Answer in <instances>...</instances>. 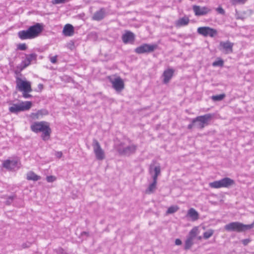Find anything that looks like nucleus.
I'll use <instances>...</instances> for the list:
<instances>
[{
    "label": "nucleus",
    "instance_id": "1",
    "mask_svg": "<svg viewBox=\"0 0 254 254\" xmlns=\"http://www.w3.org/2000/svg\"><path fill=\"white\" fill-rule=\"evenodd\" d=\"M31 130L35 133L42 132L41 137L44 140H48L51 133V129L48 122L42 121L34 122L30 126Z\"/></svg>",
    "mask_w": 254,
    "mask_h": 254
},
{
    "label": "nucleus",
    "instance_id": "2",
    "mask_svg": "<svg viewBox=\"0 0 254 254\" xmlns=\"http://www.w3.org/2000/svg\"><path fill=\"white\" fill-rule=\"evenodd\" d=\"M254 225V224L245 225L239 222H234L226 225L224 228L227 231L242 232L252 229Z\"/></svg>",
    "mask_w": 254,
    "mask_h": 254
},
{
    "label": "nucleus",
    "instance_id": "3",
    "mask_svg": "<svg viewBox=\"0 0 254 254\" xmlns=\"http://www.w3.org/2000/svg\"><path fill=\"white\" fill-rule=\"evenodd\" d=\"M234 180L230 178L226 177L220 180L214 181L209 184L211 188L219 189L221 188H229L235 185Z\"/></svg>",
    "mask_w": 254,
    "mask_h": 254
},
{
    "label": "nucleus",
    "instance_id": "4",
    "mask_svg": "<svg viewBox=\"0 0 254 254\" xmlns=\"http://www.w3.org/2000/svg\"><path fill=\"white\" fill-rule=\"evenodd\" d=\"M31 106V101L22 102L19 104H13L9 107V111L11 113L17 114L20 112L29 110Z\"/></svg>",
    "mask_w": 254,
    "mask_h": 254
},
{
    "label": "nucleus",
    "instance_id": "5",
    "mask_svg": "<svg viewBox=\"0 0 254 254\" xmlns=\"http://www.w3.org/2000/svg\"><path fill=\"white\" fill-rule=\"evenodd\" d=\"M213 116L214 115L211 114L198 116L193 120V123L195 124V126L197 128L202 129L206 125L208 124V122Z\"/></svg>",
    "mask_w": 254,
    "mask_h": 254
},
{
    "label": "nucleus",
    "instance_id": "6",
    "mask_svg": "<svg viewBox=\"0 0 254 254\" xmlns=\"http://www.w3.org/2000/svg\"><path fill=\"white\" fill-rule=\"evenodd\" d=\"M16 88L20 91L24 92H31L32 91L31 82L26 80H23L20 77L16 78Z\"/></svg>",
    "mask_w": 254,
    "mask_h": 254
},
{
    "label": "nucleus",
    "instance_id": "7",
    "mask_svg": "<svg viewBox=\"0 0 254 254\" xmlns=\"http://www.w3.org/2000/svg\"><path fill=\"white\" fill-rule=\"evenodd\" d=\"M92 146L96 159L98 160L104 159L105 158V152L101 148L99 142L95 139L93 140Z\"/></svg>",
    "mask_w": 254,
    "mask_h": 254
},
{
    "label": "nucleus",
    "instance_id": "8",
    "mask_svg": "<svg viewBox=\"0 0 254 254\" xmlns=\"http://www.w3.org/2000/svg\"><path fill=\"white\" fill-rule=\"evenodd\" d=\"M197 33L204 37H210L213 38L216 36L217 31L216 29L210 27H199L197 29Z\"/></svg>",
    "mask_w": 254,
    "mask_h": 254
},
{
    "label": "nucleus",
    "instance_id": "9",
    "mask_svg": "<svg viewBox=\"0 0 254 254\" xmlns=\"http://www.w3.org/2000/svg\"><path fill=\"white\" fill-rule=\"evenodd\" d=\"M109 81L112 83V87L117 92H121L125 88L124 82L120 77L109 78Z\"/></svg>",
    "mask_w": 254,
    "mask_h": 254
},
{
    "label": "nucleus",
    "instance_id": "10",
    "mask_svg": "<svg viewBox=\"0 0 254 254\" xmlns=\"http://www.w3.org/2000/svg\"><path fill=\"white\" fill-rule=\"evenodd\" d=\"M234 43L229 41H221L219 46V50L225 54H229L233 53Z\"/></svg>",
    "mask_w": 254,
    "mask_h": 254
},
{
    "label": "nucleus",
    "instance_id": "11",
    "mask_svg": "<svg viewBox=\"0 0 254 254\" xmlns=\"http://www.w3.org/2000/svg\"><path fill=\"white\" fill-rule=\"evenodd\" d=\"M28 29L29 31L32 38L37 37L44 29V25L42 23H36L35 24L30 26Z\"/></svg>",
    "mask_w": 254,
    "mask_h": 254
},
{
    "label": "nucleus",
    "instance_id": "12",
    "mask_svg": "<svg viewBox=\"0 0 254 254\" xmlns=\"http://www.w3.org/2000/svg\"><path fill=\"white\" fill-rule=\"evenodd\" d=\"M157 47L156 44L150 45L144 44L135 49V53L141 54L145 53H150L154 51Z\"/></svg>",
    "mask_w": 254,
    "mask_h": 254
},
{
    "label": "nucleus",
    "instance_id": "13",
    "mask_svg": "<svg viewBox=\"0 0 254 254\" xmlns=\"http://www.w3.org/2000/svg\"><path fill=\"white\" fill-rule=\"evenodd\" d=\"M137 148V146L136 145L130 144L125 147H120L118 149V151L121 154L126 156H129L135 152Z\"/></svg>",
    "mask_w": 254,
    "mask_h": 254
},
{
    "label": "nucleus",
    "instance_id": "14",
    "mask_svg": "<svg viewBox=\"0 0 254 254\" xmlns=\"http://www.w3.org/2000/svg\"><path fill=\"white\" fill-rule=\"evenodd\" d=\"M37 55L35 53H32L26 55L25 59L21 63V69H24L29 66L33 61H36Z\"/></svg>",
    "mask_w": 254,
    "mask_h": 254
},
{
    "label": "nucleus",
    "instance_id": "15",
    "mask_svg": "<svg viewBox=\"0 0 254 254\" xmlns=\"http://www.w3.org/2000/svg\"><path fill=\"white\" fill-rule=\"evenodd\" d=\"M192 9L196 16L204 15L211 11V9L207 6L201 7L198 5H193Z\"/></svg>",
    "mask_w": 254,
    "mask_h": 254
},
{
    "label": "nucleus",
    "instance_id": "16",
    "mask_svg": "<svg viewBox=\"0 0 254 254\" xmlns=\"http://www.w3.org/2000/svg\"><path fill=\"white\" fill-rule=\"evenodd\" d=\"M18 161L16 160H6L3 162V167L7 169L13 170L18 167Z\"/></svg>",
    "mask_w": 254,
    "mask_h": 254
},
{
    "label": "nucleus",
    "instance_id": "17",
    "mask_svg": "<svg viewBox=\"0 0 254 254\" xmlns=\"http://www.w3.org/2000/svg\"><path fill=\"white\" fill-rule=\"evenodd\" d=\"M106 15V11L104 8H101L99 10L96 11L93 15L92 19L95 21H100L102 20Z\"/></svg>",
    "mask_w": 254,
    "mask_h": 254
},
{
    "label": "nucleus",
    "instance_id": "18",
    "mask_svg": "<svg viewBox=\"0 0 254 254\" xmlns=\"http://www.w3.org/2000/svg\"><path fill=\"white\" fill-rule=\"evenodd\" d=\"M175 70L172 68H168L164 71L163 74V82L168 83L172 78Z\"/></svg>",
    "mask_w": 254,
    "mask_h": 254
},
{
    "label": "nucleus",
    "instance_id": "19",
    "mask_svg": "<svg viewBox=\"0 0 254 254\" xmlns=\"http://www.w3.org/2000/svg\"><path fill=\"white\" fill-rule=\"evenodd\" d=\"M135 39L134 34L130 31H126L122 36V40L124 43H132Z\"/></svg>",
    "mask_w": 254,
    "mask_h": 254
},
{
    "label": "nucleus",
    "instance_id": "20",
    "mask_svg": "<svg viewBox=\"0 0 254 254\" xmlns=\"http://www.w3.org/2000/svg\"><path fill=\"white\" fill-rule=\"evenodd\" d=\"M63 33L65 36H71L74 34V28L70 24H66L63 30Z\"/></svg>",
    "mask_w": 254,
    "mask_h": 254
},
{
    "label": "nucleus",
    "instance_id": "21",
    "mask_svg": "<svg viewBox=\"0 0 254 254\" xmlns=\"http://www.w3.org/2000/svg\"><path fill=\"white\" fill-rule=\"evenodd\" d=\"M17 35L18 37L22 40L33 39L28 29L25 30L19 31Z\"/></svg>",
    "mask_w": 254,
    "mask_h": 254
},
{
    "label": "nucleus",
    "instance_id": "22",
    "mask_svg": "<svg viewBox=\"0 0 254 254\" xmlns=\"http://www.w3.org/2000/svg\"><path fill=\"white\" fill-rule=\"evenodd\" d=\"M187 216L190 217L193 221L197 220L199 218L198 213L193 208H191L188 210Z\"/></svg>",
    "mask_w": 254,
    "mask_h": 254
},
{
    "label": "nucleus",
    "instance_id": "23",
    "mask_svg": "<svg viewBox=\"0 0 254 254\" xmlns=\"http://www.w3.org/2000/svg\"><path fill=\"white\" fill-rule=\"evenodd\" d=\"M149 173L150 174L159 176L161 172V168L159 165L154 166L153 164H151L149 167Z\"/></svg>",
    "mask_w": 254,
    "mask_h": 254
},
{
    "label": "nucleus",
    "instance_id": "24",
    "mask_svg": "<svg viewBox=\"0 0 254 254\" xmlns=\"http://www.w3.org/2000/svg\"><path fill=\"white\" fill-rule=\"evenodd\" d=\"M149 173L150 174L159 176L161 172V168L159 165L154 166L153 164H151L149 167Z\"/></svg>",
    "mask_w": 254,
    "mask_h": 254
},
{
    "label": "nucleus",
    "instance_id": "25",
    "mask_svg": "<svg viewBox=\"0 0 254 254\" xmlns=\"http://www.w3.org/2000/svg\"><path fill=\"white\" fill-rule=\"evenodd\" d=\"M48 114L49 112L47 110L42 109L39 110L36 113H32L31 116L34 119H38L40 116L47 115Z\"/></svg>",
    "mask_w": 254,
    "mask_h": 254
},
{
    "label": "nucleus",
    "instance_id": "26",
    "mask_svg": "<svg viewBox=\"0 0 254 254\" xmlns=\"http://www.w3.org/2000/svg\"><path fill=\"white\" fill-rule=\"evenodd\" d=\"M190 21L189 17L184 16L182 18H180L176 22V25L177 26H184L187 25Z\"/></svg>",
    "mask_w": 254,
    "mask_h": 254
},
{
    "label": "nucleus",
    "instance_id": "27",
    "mask_svg": "<svg viewBox=\"0 0 254 254\" xmlns=\"http://www.w3.org/2000/svg\"><path fill=\"white\" fill-rule=\"evenodd\" d=\"M26 179L28 180L37 181L41 179V177L36 175L32 171H30L27 173Z\"/></svg>",
    "mask_w": 254,
    "mask_h": 254
},
{
    "label": "nucleus",
    "instance_id": "28",
    "mask_svg": "<svg viewBox=\"0 0 254 254\" xmlns=\"http://www.w3.org/2000/svg\"><path fill=\"white\" fill-rule=\"evenodd\" d=\"M156 183L153 182L150 184L148 189L146 190V192L147 193L153 192L156 189Z\"/></svg>",
    "mask_w": 254,
    "mask_h": 254
},
{
    "label": "nucleus",
    "instance_id": "29",
    "mask_svg": "<svg viewBox=\"0 0 254 254\" xmlns=\"http://www.w3.org/2000/svg\"><path fill=\"white\" fill-rule=\"evenodd\" d=\"M179 210V207L177 206H171L169 207L166 212L167 214H172L177 212Z\"/></svg>",
    "mask_w": 254,
    "mask_h": 254
},
{
    "label": "nucleus",
    "instance_id": "30",
    "mask_svg": "<svg viewBox=\"0 0 254 254\" xmlns=\"http://www.w3.org/2000/svg\"><path fill=\"white\" fill-rule=\"evenodd\" d=\"M225 94H219V95L212 96L211 98L213 101H221L225 98Z\"/></svg>",
    "mask_w": 254,
    "mask_h": 254
},
{
    "label": "nucleus",
    "instance_id": "31",
    "mask_svg": "<svg viewBox=\"0 0 254 254\" xmlns=\"http://www.w3.org/2000/svg\"><path fill=\"white\" fill-rule=\"evenodd\" d=\"M198 229L196 227H194L192 228L189 233V237L190 238H191L193 239V238L196 236L197 234Z\"/></svg>",
    "mask_w": 254,
    "mask_h": 254
},
{
    "label": "nucleus",
    "instance_id": "32",
    "mask_svg": "<svg viewBox=\"0 0 254 254\" xmlns=\"http://www.w3.org/2000/svg\"><path fill=\"white\" fill-rule=\"evenodd\" d=\"M214 231L212 230H208L203 233V238L205 239H207L211 237L213 234Z\"/></svg>",
    "mask_w": 254,
    "mask_h": 254
},
{
    "label": "nucleus",
    "instance_id": "33",
    "mask_svg": "<svg viewBox=\"0 0 254 254\" xmlns=\"http://www.w3.org/2000/svg\"><path fill=\"white\" fill-rule=\"evenodd\" d=\"M192 240L191 238H188L185 242V248L186 249H190L192 245Z\"/></svg>",
    "mask_w": 254,
    "mask_h": 254
},
{
    "label": "nucleus",
    "instance_id": "34",
    "mask_svg": "<svg viewBox=\"0 0 254 254\" xmlns=\"http://www.w3.org/2000/svg\"><path fill=\"white\" fill-rule=\"evenodd\" d=\"M224 61L222 59H219L217 61L214 62L212 63V65L213 66H220L222 67L223 66Z\"/></svg>",
    "mask_w": 254,
    "mask_h": 254
},
{
    "label": "nucleus",
    "instance_id": "35",
    "mask_svg": "<svg viewBox=\"0 0 254 254\" xmlns=\"http://www.w3.org/2000/svg\"><path fill=\"white\" fill-rule=\"evenodd\" d=\"M247 0H231V3L233 5H236L238 4H244Z\"/></svg>",
    "mask_w": 254,
    "mask_h": 254
},
{
    "label": "nucleus",
    "instance_id": "36",
    "mask_svg": "<svg viewBox=\"0 0 254 254\" xmlns=\"http://www.w3.org/2000/svg\"><path fill=\"white\" fill-rule=\"evenodd\" d=\"M46 180L49 183H52L56 180V177L54 176H48L46 177Z\"/></svg>",
    "mask_w": 254,
    "mask_h": 254
},
{
    "label": "nucleus",
    "instance_id": "37",
    "mask_svg": "<svg viewBox=\"0 0 254 254\" xmlns=\"http://www.w3.org/2000/svg\"><path fill=\"white\" fill-rule=\"evenodd\" d=\"M27 48V47L26 45L24 43L19 44L17 46V49L19 50L24 51V50H26Z\"/></svg>",
    "mask_w": 254,
    "mask_h": 254
},
{
    "label": "nucleus",
    "instance_id": "38",
    "mask_svg": "<svg viewBox=\"0 0 254 254\" xmlns=\"http://www.w3.org/2000/svg\"><path fill=\"white\" fill-rule=\"evenodd\" d=\"M67 0H52V3L54 4L64 3Z\"/></svg>",
    "mask_w": 254,
    "mask_h": 254
},
{
    "label": "nucleus",
    "instance_id": "39",
    "mask_svg": "<svg viewBox=\"0 0 254 254\" xmlns=\"http://www.w3.org/2000/svg\"><path fill=\"white\" fill-rule=\"evenodd\" d=\"M57 57H58V56L57 55L55 56H54V57H49V59H50V62L52 64L56 63L57 61Z\"/></svg>",
    "mask_w": 254,
    "mask_h": 254
},
{
    "label": "nucleus",
    "instance_id": "40",
    "mask_svg": "<svg viewBox=\"0 0 254 254\" xmlns=\"http://www.w3.org/2000/svg\"><path fill=\"white\" fill-rule=\"evenodd\" d=\"M216 10L220 14H224V13H225V10L221 6H219V7H217L216 8Z\"/></svg>",
    "mask_w": 254,
    "mask_h": 254
},
{
    "label": "nucleus",
    "instance_id": "41",
    "mask_svg": "<svg viewBox=\"0 0 254 254\" xmlns=\"http://www.w3.org/2000/svg\"><path fill=\"white\" fill-rule=\"evenodd\" d=\"M55 251L57 254H64V250L62 248H59Z\"/></svg>",
    "mask_w": 254,
    "mask_h": 254
},
{
    "label": "nucleus",
    "instance_id": "42",
    "mask_svg": "<svg viewBox=\"0 0 254 254\" xmlns=\"http://www.w3.org/2000/svg\"><path fill=\"white\" fill-rule=\"evenodd\" d=\"M23 92L22 96L25 99L29 98L32 97L31 95L28 94L29 92Z\"/></svg>",
    "mask_w": 254,
    "mask_h": 254
},
{
    "label": "nucleus",
    "instance_id": "43",
    "mask_svg": "<svg viewBox=\"0 0 254 254\" xmlns=\"http://www.w3.org/2000/svg\"><path fill=\"white\" fill-rule=\"evenodd\" d=\"M14 196H10L8 197V199L6 200V203L7 204H10L11 202L12 201L13 198H14Z\"/></svg>",
    "mask_w": 254,
    "mask_h": 254
},
{
    "label": "nucleus",
    "instance_id": "44",
    "mask_svg": "<svg viewBox=\"0 0 254 254\" xmlns=\"http://www.w3.org/2000/svg\"><path fill=\"white\" fill-rule=\"evenodd\" d=\"M55 155L57 158H60L63 156V153L61 151H57L56 152Z\"/></svg>",
    "mask_w": 254,
    "mask_h": 254
},
{
    "label": "nucleus",
    "instance_id": "45",
    "mask_svg": "<svg viewBox=\"0 0 254 254\" xmlns=\"http://www.w3.org/2000/svg\"><path fill=\"white\" fill-rule=\"evenodd\" d=\"M152 176V178H153V183H156L157 184V178L158 177V176H157V175H155L154 174H151Z\"/></svg>",
    "mask_w": 254,
    "mask_h": 254
},
{
    "label": "nucleus",
    "instance_id": "46",
    "mask_svg": "<svg viewBox=\"0 0 254 254\" xmlns=\"http://www.w3.org/2000/svg\"><path fill=\"white\" fill-rule=\"evenodd\" d=\"M175 244L176 245H180L182 244V241L181 240H180L179 239H176L175 240Z\"/></svg>",
    "mask_w": 254,
    "mask_h": 254
},
{
    "label": "nucleus",
    "instance_id": "47",
    "mask_svg": "<svg viewBox=\"0 0 254 254\" xmlns=\"http://www.w3.org/2000/svg\"><path fill=\"white\" fill-rule=\"evenodd\" d=\"M38 88L40 91H41L43 89V85L41 83L39 84Z\"/></svg>",
    "mask_w": 254,
    "mask_h": 254
},
{
    "label": "nucleus",
    "instance_id": "48",
    "mask_svg": "<svg viewBox=\"0 0 254 254\" xmlns=\"http://www.w3.org/2000/svg\"><path fill=\"white\" fill-rule=\"evenodd\" d=\"M193 126H195V124L192 123V124L189 125L188 126V128L190 129Z\"/></svg>",
    "mask_w": 254,
    "mask_h": 254
},
{
    "label": "nucleus",
    "instance_id": "49",
    "mask_svg": "<svg viewBox=\"0 0 254 254\" xmlns=\"http://www.w3.org/2000/svg\"><path fill=\"white\" fill-rule=\"evenodd\" d=\"M249 242V240L247 239H245L243 240V243L244 245H247Z\"/></svg>",
    "mask_w": 254,
    "mask_h": 254
},
{
    "label": "nucleus",
    "instance_id": "50",
    "mask_svg": "<svg viewBox=\"0 0 254 254\" xmlns=\"http://www.w3.org/2000/svg\"><path fill=\"white\" fill-rule=\"evenodd\" d=\"M82 234H87V232H83Z\"/></svg>",
    "mask_w": 254,
    "mask_h": 254
},
{
    "label": "nucleus",
    "instance_id": "51",
    "mask_svg": "<svg viewBox=\"0 0 254 254\" xmlns=\"http://www.w3.org/2000/svg\"><path fill=\"white\" fill-rule=\"evenodd\" d=\"M238 18H239V19H243V18H242V17H238Z\"/></svg>",
    "mask_w": 254,
    "mask_h": 254
}]
</instances>
